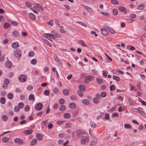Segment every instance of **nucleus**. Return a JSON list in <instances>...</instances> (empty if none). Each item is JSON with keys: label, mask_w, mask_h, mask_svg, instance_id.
Segmentation results:
<instances>
[{"label": "nucleus", "mask_w": 146, "mask_h": 146, "mask_svg": "<svg viewBox=\"0 0 146 146\" xmlns=\"http://www.w3.org/2000/svg\"><path fill=\"white\" fill-rule=\"evenodd\" d=\"M113 79L115 80L117 82L120 81L119 78L118 76L115 75H114L113 76Z\"/></svg>", "instance_id": "7c9ffc66"}, {"label": "nucleus", "mask_w": 146, "mask_h": 146, "mask_svg": "<svg viewBox=\"0 0 146 146\" xmlns=\"http://www.w3.org/2000/svg\"><path fill=\"white\" fill-rule=\"evenodd\" d=\"M8 119V117L6 115H4L2 116V119L4 121H6Z\"/></svg>", "instance_id": "f704fd0d"}, {"label": "nucleus", "mask_w": 146, "mask_h": 146, "mask_svg": "<svg viewBox=\"0 0 146 146\" xmlns=\"http://www.w3.org/2000/svg\"><path fill=\"white\" fill-rule=\"evenodd\" d=\"M79 43L80 45H82L84 46L88 47V46H87V45L84 44L83 41L82 40H79Z\"/></svg>", "instance_id": "2f4dec72"}, {"label": "nucleus", "mask_w": 146, "mask_h": 146, "mask_svg": "<svg viewBox=\"0 0 146 146\" xmlns=\"http://www.w3.org/2000/svg\"><path fill=\"white\" fill-rule=\"evenodd\" d=\"M26 5L27 7L31 8V5L30 3L27 2L26 3Z\"/></svg>", "instance_id": "69168bd1"}, {"label": "nucleus", "mask_w": 146, "mask_h": 146, "mask_svg": "<svg viewBox=\"0 0 146 146\" xmlns=\"http://www.w3.org/2000/svg\"><path fill=\"white\" fill-rule=\"evenodd\" d=\"M118 9L121 11L123 12L125 14H126L127 13V9L123 7H118Z\"/></svg>", "instance_id": "f8f14e48"}, {"label": "nucleus", "mask_w": 146, "mask_h": 146, "mask_svg": "<svg viewBox=\"0 0 146 146\" xmlns=\"http://www.w3.org/2000/svg\"><path fill=\"white\" fill-rule=\"evenodd\" d=\"M9 138L7 137H5L2 139V141L4 143H6L9 141Z\"/></svg>", "instance_id": "37998d69"}, {"label": "nucleus", "mask_w": 146, "mask_h": 146, "mask_svg": "<svg viewBox=\"0 0 146 146\" xmlns=\"http://www.w3.org/2000/svg\"><path fill=\"white\" fill-rule=\"evenodd\" d=\"M70 114L68 113H64L63 116L65 119H68L70 117Z\"/></svg>", "instance_id": "393cba45"}, {"label": "nucleus", "mask_w": 146, "mask_h": 146, "mask_svg": "<svg viewBox=\"0 0 146 146\" xmlns=\"http://www.w3.org/2000/svg\"><path fill=\"white\" fill-rule=\"evenodd\" d=\"M29 100L30 101L33 100V101H34L35 100L34 95L33 94L30 95L29 97Z\"/></svg>", "instance_id": "5701e85b"}, {"label": "nucleus", "mask_w": 146, "mask_h": 146, "mask_svg": "<svg viewBox=\"0 0 146 146\" xmlns=\"http://www.w3.org/2000/svg\"><path fill=\"white\" fill-rule=\"evenodd\" d=\"M27 76L24 74H21L19 76V80L21 82H25L27 80Z\"/></svg>", "instance_id": "7ed1b4c3"}, {"label": "nucleus", "mask_w": 146, "mask_h": 146, "mask_svg": "<svg viewBox=\"0 0 146 146\" xmlns=\"http://www.w3.org/2000/svg\"><path fill=\"white\" fill-rule=\"evenodd\" d=\"M37 140L35 138L33 139L30 142V145H35L37 142Z\"/></svg>", "instance_id": "6ab92c4d"}, {"label": "nucleus", "mask_w": 146, "mask_h": 146, "mask_svg": "<svg viewBox=\"0 0 146 146\" xmlns=\"http://www.w3.org/2000/svg\"><path fill=\"white\" fill-rule=\"evenodd\" d=\"M77 23H78L81 25L82 26H83L85 27H87L86 24L82 22L78 21L77 22Z\"/></svg>", "instance_id": "5fc2aeb1"}, {"label": "nucleus", "mask_w": 146, "mask_h": 146, "mask_svg": "<svg viewBox=\"0 0 146 146\" xmlns=\"http://www.w3.org/2000/svg\"><path fill=\"white\" fill-rule=\"evenodd\" d=\"M70 98L71 100H75L77 99V98L76 96L74 95H72L70 96Z\"/></svg>", "instance_id": "09e8293b"}, {"label": "nucleus", "mask_w": 146, "mask_h": 146, "mask_svg": "<svg viewBox=\"0 0 146 146\" xmlns=\"http://www.w3.org/2000/svg\"><path fill=\"white\" fill-rule=\"evenodd\" d=\"M69 106L70 109H74L76 107V105L74 103H71L69 104Z\"/></svg>", "instance_id": "a211bd4d"}, {"label": "nucleus", "mask_w": 146, "mask_h": 146, "mask_svg": "<svg viewBox=\"0 0 146 146\" xmlns=\"http://www.w3.org/2000/svg\"><path fill=\"white\" fill-rule=\"evenodd\" d=\"M112 12L113 14L115 15H117L118 13L117 10L116 9H113L112 10Z\"/></svg>", "instance_id": "58836bf2"}, {"label": "nucleus", "mask_w": 146, "mask_h": 146, "mask_svg": "<svg viewBox=\"0 0 146 146\" xmlns=\"http://www.w3.org/2000/svg\"><path fill=\"white\" fill-rule=\"evenodd\" d=\"M75 132L76 133V135L79 137H82L84 133V131L81 130H76Z\"/></svg>", "instance_id": "1a4fd4ad"}, {"label": "nucleus", "mask_w": 146, "mask_h": 146, "mask_svg": "<svg viewBox=\"0 0 146 146\" xmlns=\"http://www.w3.org/2000/svg\"><path fill=\"white\" fill-rule=\"evenodd\" d=\"M82 91L80 90H79L77 91V93L78 95L80 97H82L83 96V93Z\"/></svg>", "instance_id": "bb28decb"}, {"label": "nucleus", "mask_w": 146, "mask_h": 146, "mask_svg": "<svg viewBox=\"0 0 146 146\" xmlns=\"http://www.w3.org/2000/svg\"><path fill=\"white\" fill-rule=\"evenodd\" d=\"M34 52L33 51H31L29 52L28 54V55L29 56L33 57L34 55Z\"/></svg>", "instance_id": "79ce46f5"}, {"label": "nucleus", "mask_w": 146, "mask_h": 146, "mask_svg": "<svg viewBox=\"0 0 146 146\" xmlns=\"http://www.w3.org/2000/svg\"><path fill=\"white\" fill-rule=\"evenodd\" d=\"M65 102V100L63 98H61L59 100V103L60 104H63Z\"/></svg>", "instance_id": "a19ab883"}, {"label": "nucleus", "mask_w": 146, "mask_h": 146, "mask_svg": "<svg viewBox=\"0 0 146 146\" xmlns=\"http://www.w3.org/2000/svg\"><path fill=\"white\" fill-rule=\"evenodd\" d=\"M5 64L6 67L9 68H10L11 66L12 65V63L10 61H7L6 62Z\"/></svg>", "instance_id": "cd10ccee"}, {"label": "nucleus", "mask_w": 146, "mask_h": 146, "mask_svg": "<svg viewBox=\"0 0 146 146\" xmlns=\"http://www.w3.org/2000/svg\"><path fill=\"white\" fill-rule=\"evenodd\" d=\"M55 94H57L59 92V90L57 87H55L53 90Z\"/></svg>", "instance_id": "bf43d9fd"}, {"label": "nucleus", "mask_w": 146, "mask_h": 146, "mask_svg": "<svg viewBox=\"0 0 146 146\" xmlns=\"http://www.w3.org/2000/svg\"><path fill=\"white\" fill-rule=\"evenodd\" d=\"M91 126L92 127H95L96 126V125L95 123L92 121H91L90 123Z\"/></svg>", "instance_id": "6e6d98bb"}, {"label": "nucleus", "mask_w": 146, "mask_h": 146, "mask_svg": "<svg viewBox=\"0 0 146 146\" xmlns=\"http://www.w3.org/2000/svg\"><path fill=\"white\" fill-rule=\"evenodd\" d=\"M36 136L39 141H41L42 139V136L40 133H37L36 134Z\"/></svg>", "instance_id": "4468645a"}, {"label": "nucleus", "mask_w": 146, "mask_h": 146, "mask_svg": "<svg viewBox=\"0 0 146 146\" xmlns=\"http://www.w3.org/2000/svg\"><path fill=\"white\" fill-rule=\"evenodd\" d=\"M111 2L114 4L117 5L119 4V2L117 0H111Z\"/></svg>", "instance_id": "de8ad7c7"}, {"label": "nucleus", "mask_w": 146, "mask_h": 146, "mask_svg": "<svg viewBox=\"0 0 146 146\" xmlns=\"http://www.w3.org/2000/svg\"><path fill=\"white\" fill-rule=\"evenodd\" d=\"M84 7L85 9L89 12H92V9L90 7L84 6Z\"/></svg>", "instance_id": "ea45409f"}, {"label": "nucleus", "mask_w": 146, "mask_h": 146, "mask_svg": "<svg viewBox=\"0 0 146 146\" xmlns=\"http://www.w3.org/2000/svg\"><path fill=\"white\" fill-rule=\"evenodd\" d=\"M106 94L105 92H103L101 93V97L102 96V97L104 98L106 96Z\"/></svg>", "instance_id": "864d4df0"}, {"label": "nucleus", "mask_w": 146, "mask_h": 146, "mask_svg": "<svg viewBox=\"0 0 146 146\" xmlns=\"http://www.w3.org/2000/svg\"><path fill=\"white\" fill-rule=\"evenodd\" d=\"M128 101L130 105H132L135 104V101H133L131 99H128Z\"/></svg>", "instance_id": "a18cd8bd"}, {"label": "nucleus", "mask_w": 146, "mask_h": 146, "mask_svg": "<svg viewBox=\"0 0 146 146\" xmlns=\"http://www.w3.org/2000/svg\"><path fill=\"white\" fill-rule=\"evenodd\" d=\"M45 35H47L46 36H45V37L46 38H47L49 40H50V41H52V40L51 38V35L50 34H48V33H45Z\"/></svg>", "instance_id": "b1692460"}, {"label": "nucleus", "mask_w": 146, "mask_h": 146, "mask_svg": "<svg viewBox=\"0 0 146 146\" xmlns=\"http://www.w3.org/2000/svg\"><path fill=\"white\" fill-rule=\"evenodd\" d=\"M64 122V121L60 120L57 121V124L58 125H61Z\"/></svg>", "instance_id": "338daca9"}, {"label": "nucleus", "mask_w": 146, "mask_h": 146, "mask_svg": "<svg viewBox=\"0 0 146 146\" xmlns=\"http://www.w3.org/2000/svg\"><path fill=\"white\" fill-rule=\"evenodd\" d=\"M47 23L51 26H53V20H50L49 22Z\"/></svg>", "instance_id": "13d9d810"}, {"label": "nucleus", "mask_w": 146, "mask_h": 146, "mask_svg": "<svg viewBox=\"0 0 146 146\" xmlns=\"http://www.w3.org/2000/svg\"><path fill=\"white\" fill-rule=\"evenodd\" d=\"M46 122H45L44 121H42L41 123L42 127L43 128L45 127L46 126Z\"/></svg>", "instance_id": "680f3d73"}, {"label": "nucleus", "mask_w": 146, "mask_h": 146, "mask_svg": "<svg viewBox=\"0 0 146 146\" xmlns=\"http://www.w3.org/2000/svg\"><path fill=\"white\" fill-rule=\"evenodd\" d=\"M101 31L102 32V34L104 35H108V33H107V31L104 29H102L101 30Z\"/></svg>", "instance_id": "c756f323"}, {"label": "nucleus", "mask_w": 146, "mask_h": 146, "mask_svg": "<svg viewBox=\"0 0 146 146\" xmlns=\"http://www.w3.org/2000/svg\"><path fill=\"white\" fill-rule=\"evenodd\" d=\"M0 101L1 104H4L6 102L5 99L4 97H2L0 98Z\"/></svg>", "instance_id": "c85d7f7f"}, {"label": "nucleus", "mask_w": 146, "mask_h": 146, "mask_svg": "<svg viewBox=\"0 0 146 146\" xmlns=\"http://www.w3.org/2000/svg\"><path fill=\"white\" fill-rule=\"evenodd\" d=\"M97 140L92 141L90 142V145H94L96 144V143L97 142Z\"/></svg>", "instance_id": "e2e57ef3"}, {"label": "nucleus", "mask_w": 146, "mask_h": 146, "mask_svg": "<svg viewBox=\"0 0 146 146\" xmlns=\"http://www.w3.org/2000/svg\"><path fill=\"white\" fill-rule=\"evenodd\" d=\"M31 63L33 65H35L37 63V60L36 59H33L31 60Z\"/></svg>", "instance_id": "4c0bfd02"}, {"label": "nucleus", "mask_w": 146, "mask_h": 146, "mask_svg": "<svg viewBox=\"0 0 146 146\" xmlns=\"http://www.w3.org/2000/svg\"><path fill=\"white\" fill-rule=\"evenodd\" d=\"M11 46L13 48H16L19 47V43L17 42H13L12 43Z\"/></svg>", "instance_id": "2eb2a0df"}, {"label": "nucleus", "mask_w": 146, "mask_h": 146, "mask_svg": "<svg viewBox=\"0 0 146 146\" xmlns=\"http://www.w3.org/2000/svg\"><path fill=\"white\" fill-rule=\"evenodd\" d=\"M43 105L41 103H37L35 106L36 110L37 111L41 110L43 108Z\"/></svg>", "instance_id": "20e7f679"}, {"label": "nucleus", "mask_w": 146, "mask_h": 146, "mask_svg": "<svg viewBox=\"0 0 146 146\" xmlns=\"http://www.w3.org/2000/svg\"><path fill=\"white\" fill-rule=\"evenodd\" d=\"M44 94L46 96H48L49 94V91L48 90H46L44 91Z\"/></svg>", "instance_id": "052dcab7"}, {"label": "nucleus", "mask_w": 146, "mask_h": 146, "mask_svg": "<svg viewBox=\"0 0 146 146\" xmlns=\"http://www.w3.org/2000/svg\"><path fill=\"white\" fill-rule=\"evenodd\" d=\"M93 98V101L95 104H98L100 102V100L101 99L100 95L99 94H97Z\"/></svg>", "instance_id": "f257e3e1"}, {"label": "nucleus", "mask_w": 146, "mask_h": 146, "mask_svg": "<svg viewBox=\"0 0 146 146\" xmlns=\"http://www.w3.org/2000/svg\"><path fill=\"white\" fill-rule=\"evenodd\" d=\"M66 109V106L64 105L60 106L59 108V110L62 111H65Z\"/></svg>", "instance_id": "412c9836"}, {"label": "nucleus", "mask_w": 146, "mask_h": 146, "mask_svg": "<svg viewBox=\"0 0 146 146\" xmlns=\"http://www.w3.org/2000/svg\"><path fill=\"white\" fill-rule=\"evenodd\" d=\"M33 132V130L31 129L26 130L23 132L24 134L29 135L31 134Z\"/></svg>", "instance_id": "dca6fc26"}, {"label": "nucleus", "mask_w": 146, "mask_h": 146, "mask_svg": "<svg viewBox=\"0 0 146 146\" xmlns=\"http://www.w3.org/2000/svg\"><path fill=\"white\" fill-rule=\"evenodd\" d=\"M44 42L47 44L50 47L52 46V45L48 41L44 39Z\"/></svg>", "instance_id": "3c124183"}, {"label": "nucleus", "mask_w": 146, "mask_h": 146, "mask_svg": "<svg viewBox=\"0 0 146 146\" xmlns=\"http://www.w3.org/2000/svg\"><path fill=\"white\" fill-rule=\"evenodd\" d=\"M14 53L15 56L17 57H18L19 58L21 56V51L19 49L15 50L14 51Z\"/></svg>", "instance_id": "423d86ee"}, {"label": "nucleus", "mask_w": 146, "mask_h": 146, "mask_svg": "<svg viewBox=\"0 0 146 146\" xmlns=\"http://www.w3.org/2000/svg\"><path fill=\"white\" fill-rule=\"evenodd\" d=\"M10 26V24L7 23H4L3 27L5 29L8 28Z\"/></svg>", "instance_id": "49530a36"}, {"label": "nucleus", "mask_w": 146, "mask_h": 146, "mask_svg": "<svg viewBox=\"0 0 146 146\" xmlns=\"http://www.w3.org/2000/svg\"><path fill=\"white\" fill-rule=\"evenodd\" d=\"M94 79V76L91 75H89L86 77L85 82L86 83H87L89 81H91L93 80Z\"/></svg>", "instance_id": "39448f33"}, {"label": "nucleus", "mask_w": 146, "mask_h": 146, "mask_svg": "<svg viewBox=\"0 0 146 146\" xmlns=\"http://www.w3.org/2000/svg\"><path fill=\"white\" fill-rule=\"evenodd\" d=\"M62 93L64 95L67 96L69 94V92L68 89H65L63 90Z\"/></svg>", "instance_id": "a878e982"}, {"label": "nucleus", "mask_w": 146, "mask_h": 146, "mask_svg": "<svg viewBox=\"0 0 146 146\" xmlns=\"http://www.w3.org/2000/svg\"><path fill=\"white\" fill-rule=\"evenodd\" d=\"M58 107V104L57 103L54 104H53V108L54 109H57Z\"/></svg>", "instance_id": "603ef678"}, {"label": "nucleus", "mask_w": 146, "mask_h": 146, "mask_svg": "<svg viewBox=\"0 0 146 146\" xmlns=\"http://www.w3.org/2000/svg\"><path fill=\"white\" fill-rule=\"evenodd\" d=\"M9 83V80L8 79H5L4 80V84L2 86L4 88H7Z\"/></svg>", "instance_id": "9b49d317"}, {"label": "nucleus", "mask_w": 146, "mask_h": 146, "mask_svg": "<svg viewBox=\"0 0 146 146\" xmlns=\"http://www.w3.org/2000/svg\"><path fill=\"white\" fill-rule=\"evenodd\" d=\"M14 141L19 145H22L23 143V140L19 138L15 139Z\"/></svg>", "instance_id": "6e6552de"}, {"label": "nucleus", "mask_w": 146, "mask_h": 146, "mask_svg": "<svg viewBox=\"0 0 146 146\" xmlns=\"http://www.w3.org/2000/svg\"><path fill=\"white\" fill-rule=\"evenodd\" d=\"M27 89L29 90H31L33 89V87L31 85H29L27 86Z\"/></svg>", "instance_id": "0e129e2a"}, {"label": "nucleus", "mask_w": 146, "mask_h": 146, "mask_svg": "<svg viewBox=\"0 0 146 146\" xmlns=\"http://www.w3.org/2000/svg\"><path fill=\"white\" fill-rule=\"evenodd\" d=\"M116 107L115 105L113 106L112 107L110 110H108V111L109 112H112L113 111H114L115 110V109L116 108Z\"/></svg>", "instance_id": "72a5a7b5"}, {"label": "nucleus", "mask_w": 146, "mask_h": 146, "mask_svg": "<svg viewBox=\"0 0 146 146\" xmlns=\"http://www.w3.org/2000/svg\"><path fill=\"white\" fill-rule=\"evenodd\" d=\"M7 96L9 99H12L13 98V94L11 93H9L8 94Z\"/></svg>", "instance_id": "473e14b6"}, {"label": "nucleus", "mask_w": 146, "mask_h": 146, "mask_svg": "<svg viewBox=\"0 0 146 146\" xmlns=\"http://www.w3.org/2000/svg\"><path fill=\"white\" fill-rule=\"evenodd\" d=\"M82 103L85 105H88L90 104V102L87 99H84L82 100Z\"/></svg>", "instance_id": "f3484780"}, {"label": "nucleus", "mask_w": 146, "mask_h": 146, "mask_svg": "<svg viewBox=\"0 0 146 146\" xmlns=\"http://www.w3.org/2000/svg\"><path fill=\"white\" fill-rule=\"evenodd\" d=\"M29 16L30 19L33 21L36 19V17L35 14L33 13H30L29 14Z\"/></svg>", "instance_id": "ddd939ff"}, {"label": "nucleus", "mask_w": 146, "mask_h": 146, "mask_svg": "<svg viewBox=\"0 0 146 146\" xmlns=\"http://www.w3.org/2000/svg\"><path fill=\"white\" fill-rule=\"evenodd\" d=\"M51 35L52 36H54L55 37H61V36L59 34V33L56 31H51Z\"/></svg>", "instance_id": "9d476101"}, {"label": "nucleus", "mask_w": 146, "mask_h": 146, "mask_svg": "<svg viewBox=\"0 0 146 146\" xmlns=\"http://www.w3.org/2000/svg\"><path fill=\"white\" fill-rule=\"evenodd\" d=\"M24 105L23 102H20L18 104V107L20 109H21L24 107Z\"/></svg>", "instance_id": "c9c22d12"}, {"label": "nucleus", "mask_w": 146, "mask_h": 146, "mask_svg": "<svg viewBox=\"0 0 146 146\" xmlns=\"http://www.w3.org/2000/svg\"><path fill=\"white\" fill-rule=\"evenodd\" d=\"M40 8L42 10H43L42 7H41L39 4H37L35 5L34 6L33 8H30V9L31 10L34 9L38 11L39 10Z\"/></svg>", "instance_id": "0eeeda50"}, {"label": "nucleus", "mask_w": 146, "mask_h": 146, "mask_svg": "<svg viewBox=\"0 0 146 146\" xmlns=\"http://www.w3.org/2000/svg\"><path fill=\"white\" fill-rule=\"evenodd\" d=\"M65 128H69L71 127V125L70 123H66L65 124Z\"/></svg>", "instance_id": "8fccbe9b"}, {"label": "nucleus", "mask_w": 146, "mask_h": 146, "mask_svg": "<svg viewBox=\"0 0 146 146\" xmlns=\"http://www.w3.org/2000/svg\"><path fill=\"white\" fill-rule=\"evenodd\" d=\"M78 88L80 89L79 90H80L83 91H84L85 90V86L82 84H80L78 86Z\"/></svg>", "instance_id": "4be33fe9"}, {"label": "nucleus", "mask_w": 146, "mask_h": 146, "mask_svg": "<svg viewBox=\"0 0 146 146\" xmlns=\"http://www.w3.org/2000/svg\"><path fill=\"white\" fill-rule=\"evenodd\" d=\"M144 8V6L141 4L139 5L137 7V9L139 10H141L143 9Z\"/></svg>", "instance_id": "c03bdc74"}, {"label": "nucleus", "mask_w": 146, "mask_h": 146, "mask_svg": "<svg viewBox=\"0 0 146 146\" xmlns=\"http://www.w3.org/2000/svg\"><path fill=\"white\" fill-rule=\"evenodd\" d=\"M60 32L62 33H66V31L63 29V26H60Z\"/></svg>", "instance_id": "774afa93"}, {"label": "nucleus", "mask_w": 146, "mask_h": 146, "mask_svg": "<svg viewBox=\"0 0 146 146\" xmlns=\"http://www.w3.org/2000/svg\"><path fill=\"white\" fill-rule=\"evenodd\" d=\"M96 81L99 84H101L103 82V80L100 78H97L96 79Z\"/></svg>", "instance_id": "e433bc0d"}, {"label": "nucleus", "mask_w": 146, "mask_h": 146, "mask_svg": "<svg viewBox=\"0 0 146 146\" xmlns=\"http://www.w3.org/2000/svg\"><path fill=\"white\" fill-rule=\"evenodd\" d=\"M13 35L15 38L18 37L20 34L18 31H13L12 33Z\"/></svg>", "instance_id": "aec40b11"}, {"label": "nucleus", "mask_w": 146, "mask_h": 146, "mask_svg": "<svg viewBox=\"0 0 146 146\" xmlns=\"http://www.w3.org/2000/svg\"><path fill=\"white\" fill-rule=\"evenodd\" d=\"M124 127L126 129L129 128L130 129L131 128V126L129 124H125L124 125Z\"/></svg>", "instance_id": "4d7b16f0"}, {"label": "nucleus", "mask_w": 146, "mask_h": 146, "mask_svg": "<svg viewBox=\"0 0 146 146\" xmlns=\"http://www.w3.org/2000/svg\"><path fill=\"white\" fill-rule=\"evenodd\" d=\"M89 138L87 136L82 137L80 140V143L82 145H85L86 143L89 141Z\"/></svg>", "instance_id": "f03ea898"}]
</instances>
